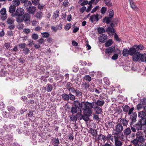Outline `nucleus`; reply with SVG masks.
<instances>
[{
  "label": "nucleus",
  "instance_id": "obj_1",
  "mask_svg": "<svg viewBox=\"0 0 146 146\" xmlns=\"http://www.w3.org/2000/svg\"><path fill=\"white\" fill-rule=\"evenodd\" d=\"M83 110L84 115H83L82 114H79V120L83 119L86 121H88L89 119L88 117L90 116L92 113V110H91L87 108Z\"/></svg>",
  "mask_w": 146,
  "mask_h": 146
},
{
  "label": "nucleus",
  "instance_id": "obj_2",
  "mask_svg": "<svg viewBox=\"0 0 146 146\" xmlns=\"http://www.w3.org/2000/svg\"><path fill=\"white\" fill-rule=\"evenodd\" d=\"M123 129L122 125L120 123L117 124L115 126V129H113L114 134L116 135L118 138H121L123 135V133L121 132Z\"/></svg>",
  "mask_w": 146,
  "mask_h": 146
},
{
  "label": "nucleus",
  "instance_id": "obj_3",
  "mask_svg": "<svg viewBox=\"0 0 146 146\" xmlns=\"http://www.w3.org/2000/svg\"><path fill=\"white\" fill-rule=\"evenodd\" d=\"M73 104L75 107L78 108H81L82 110L85 108L89 107V102H82L80 103L78 101H74L73 102Z\"/></svg>",
  "mask_w": 146,
  "mask_h": 146
},
{
  "label": "nucleus",
  "instance_id": "obj_4",
  "mask_svg": "<svg viewBox=\"0 0 146 146\" xmlns=\"http://www.w3.org/2000/svg\"><path fill=\"white\" fill-rule=\"evenodd\" d=\"M145 124H143L142 123H137L136 124H132L130 125V128L132 132L134 133L136 132V130L139 131L142 129V125H144Z\"/></svg>",
  "mask_w": 146,
  "mask_h": 146
},
{
  "label": "nucleus",
  "instance_id": "obj_5",
  "mask_svg": "<svg viewBox=\"0 0 146 146\" xmlns=\"http://www.w3.org/2000/svg\"><path fill=\"white\" fill-rule=\"evenodd\" d=\"M94 102L92 103L89 102V107H87L89 110H91L92 108L94 109V111L97 114H100L102 111V109L98 106H94Z\"/></svg>",
  "mask_w": 146,
  "mask_h": 146
},
{
  "label": "nucleus",
  "instance_id": "obj_6",
  "mask_svg": "<svg viewBox=\"0 0 146 146\" xmlns=\"http://www.w3.org/2000/svg\"><path fill=\"white\" fill-rule=\"evenodd\" d=\"M136 138L134 139L137 140V142L142 143L145 141V137L142 135L141 133L139 132V131H137L136 133Z\"/></svg>",
  "mask_w": 146,
  "mask_h": 146
},
{
  "label": "nucleus",
  "instance_id": "obj_7",
  "mask_svg": "<svg viewBox=\"0 0 146 146\" xmlns=\"http://www.w3.org/2000/svg\"><path fill=\"white\" fill-rule=\"evenodd\" d=\"M145 116L146 113L145 111H141L139 113L138 116L141 118L140 121V123H142L143 124H146V119L144 118Z\"/></svg>",
  "mask_w": 146,
  "mask_h": 146
},
{
  "label": "nucleus",
  "instance_id": "obj_8",
  "mask_svg": "<svg viewBox=\"0 0 146 146\" xmlns=\"http://www.w3.org/2000/svg\"><path fill=\"white\" fill-rule=\"evenodd\" d=\"M130 118L131 120L129 124H135V123L137 121V115L135 112H133L130 114Z\"/></svg>",
  "mask_w": 146,
  "mask_h": 146
},
{
  "label": "nucleus",
  "instance_id": "obj_9",
  "mask_svg": "<svg viewBox=\"0 0 146 146\" xmlns=\"http://www.w3.org/2000/svg\"><path fill=\"white\" fill-rule=\"evenodd\" d=\"M123 111L126 113H128V116L130 115V114L134 110L133 107L130 108V107L127 105H125L124 106L122 107Z\"/></svg>",
  "mask_w": 146,
  "mask_h": 146
},
{
  "label": "nucleus",
  "instance_id": "obj_10",
  "mask_svg": "<svg viewBox=\"0 0 146 146\" xmlns=\"http://www.w3.org/2000/svg\"><path fill=\"white\" fill-rule=\"evenodd\" d=\"M24 13V9L22 8L19 7L16 10L14 14V16L17 17H21Z\"/></svg>",
  "mask_w": 146,
  "mask_h": 146
},
{
  "label": "nucleus",
  "instance_id": "obj_11",
  "mask_svg": "<svg viewBox=\"0 0 146 146\" xmlns=\"http://www.w3.org/2000/svg\"><path fill=\"white\" fill-rule=\"evenodd\" d=\"M136 46V45H134L133 47H131L129 49V54L130 55L133 56L138 52L135 47Z\"/></svg>",
  "mask_w": 146,
  "mask_h": 146
},
{
  "label": "nucleus",
  "instance_id": "obj_12",
  "mask_svg": "<svg viewBox=\"0 0 146 146\" xmlns=\"http://www.w3.org/2000/svg\"><path fill=\"white\" fill-rule=\"evenodd\" d=\"M99 15L98 14L93 15L90 17V20L92 23H93L95 21H98L99 20L98 18Z\"/></svg>",
  "mask_w": 146,
  "mask_h": 146
},
{
  "label": "nucleus",
  "instance_id": "obj_13",
  "mask_svg": "<svg viewBox=\"0 0 146 146\" xmlns=\"http://www.w3.org/2000/svg\"><path fill=\"white\" fill-rule=\"evenodd\" d=\"M115 46H113L109 47L106 49L105 52L106 54H110L113 52L114 50H115Z\"/></svg>",
  "mask_w": 146,
  "mask_h": 146
},
{
  "label": "nucleus",
  "instance_id": "obj_14",
  "mask_svg": "<svg viewBox=\"0 0 146 146\" xmlns=\"http://www.w3.org/2000/svg\"><path fill=\"white\" fill-rule=\"evenodd\" d=\"M94 106H99L102 107L105 103V102L104 100H98L97 101L94 102Z\"/></svg>",
  "mask_w": 146,
  "mask_h": 146
},
{
  "label": "nucleus",
  "instance_id": "obj_15",
  "mask_svg": "<svg viewBox=\"0 0 146 146\" xmlns=\"http://www.w3.org/2000/svg\"><path fill=\"white\" fill-rule=\"evenodd\" d=\"M108 39V37L105 34L101 35L100 37L99 40L102 42H105Z\"/></svg>",
  "mask_w": 146,
  "mask_h": 146
},
{
  "label": "nucleus",
  "instance_id": "obj_16",
  "mask_svg": "<svg viewBox=\"0 0 146 146\" xmlns=\"http://www.w3.org/2000/svg\"><path fill=\"white\" fill-rule=\"evenodd\" d=\"M141 54L138 52H137L135 54L133 55V60L134 61H137L140 58Z\"/></svg>",
  "mask_w": 146,
  "mask_h": 146
},
{
  "label": "nucleus",
  "instance_id": "obj_17",
  "mask_svg": "<svg viewBox=\"0 0 146 146\" xmlns=\"http://www.w3.org/2000/svg\"><path fill=\"white\" fill-rule=\"evenodd\" d=\"M61 99L64 101H68L69 100V94H67L66 93H64L61 96Z\"/></svg>",
  "mask_w": 146,
  "mask_h": 146
},
{
  "label": "nucleus",
  "instance_id": "obj_18",
  "mask_svg": "<svg viewBox=\"0 0 146 146\" xmlns=\"http://www.w3.org/2000/svg\"><path fill=\"white\" fill-rule=\"evenodd\" d=\"M120 124L123 126H127L128 124V121L125 118H121L120 121Z\"/></svg>",
  "mask_w": 146,
  "mask_h": 146
},
{
  "label": "nucleus",
  "instance_id": "obj_19",
  "mask_svg": "<svg viewBox=\"0 0 146 146\" xmlns=\"http://www.w3.org/2000/svg\"><path fill=\"white\" fill-rule=\"evenodd\" d=\"M23 19L25 23H27V22L29 21L30 19L31 16L28 13H26L23 17Z\"/></svg>",
  "mask_w": 146,
  "mask_h": 146
},
{
  "label": "nucleus",
  "instance_id": "obj_20",
  "mask_svg": "<svg viewBox=\"0 0 146 146\" xmlns=\"http://www.w3.org/2000/svg\"><path fill=\"white\" fill-rule=\"evenodd\" d=\"M115 138V146H121L122 145V142L119 140L115 136H114Z\"/></svg>",
  "mask_w": 146,
  "mask_h": 146
},
{
  "label": "nucleus",
  "instance_id": "obj_21",
  "mask_svg": "<svg viewBox=\"0 0 146 146\" xmlns=\"http://www.w3.org/2000/svg\"><path fill=\"white\" fill-rule=\"evenodd\" d=\"M131 128H127L125 129L123 131V133L125 135L127 136L129 135L131 133Z\"/></svg>",
  "mask_w": 146,
  "mask_h": 146
},
{
  "label": "nucleus",
  "instance_id": "obj_22",
  "mask_svg": "<svg viewBox=\"0 0 146 146\" xmlns=\"http://www.w3.org/2000/svg\"><path fill=\"white\" fill-rule=\"evenodd\" d=\"M28 10L29 13L34 14L36 10V8L35 7H30L28 8Z\"/></svg>",
  "mask_w": 146,
  "mask_h": 146
},
{
  "label": "nucleus",
  "instance_id": "obj_23",
  "mask_svg": "<svg viewBox=\"0 0 146 146\" xmlns=\"http://www.w3.org/2000/svg\"><path fill=\"white\" fill-rule=\"evenodd\" d=\"M14 22V20L12 17H8L6 22L9 25L13 24Z\"/></svg>",
  "mask_w": 146,
  "mask_h": 146
},
{
  "label": "nucleus",
  "instance_id": "obj_24",
  "mask_svg": "<svg viewBox=\"0 0 146 146\" xmlns=\"http://www.w3.org/2000/svg\"><path fill=\"white\" fill-rule=\"evenodd\" d=\"M7 109L10 112L15 113V108L12 106H10L7 107Z\"/></svg>",
  "mask_w": 146,
  "mask_h": 146
},
{
  "label": "nucleus",
  "instance_id": "obj_25",
  "mask_svg": "<svg viewBox=\"0 0 146 146\" xmlns=\"http://www.w3.org/2000/svg\"><path fill=\"white\" fill-rule=\"evenodd\" d=\"M123 55L125 57L127 56L129 54V51L127 48H124L122 51Z\"/></svg>",
  "mask_w": 146,
  "mask_h": 146
},
{
  "label": "nucleus",
  "instance_id": "obj_26",
  "mask_svg": "<svg viewBox=\"0 0 146 146\" xmlns=\"http://www.w3.org/2000/svg\"><path fill=\"white\" fill-rule=\"evenodd\" d=\"M43 13L41 11H39L36 13L35 17L38 19H40L42 17Z\"/></svg>",
  "mask_w": 146,
  "mask_h": 146
},
{
  "label": "nucleus",
  "instance_id": "obj_27",
  "mask_svg": "<svg viewBox=\"0 0 146 146\" xmlns=\"http://www.w3.org/2000/svg\"><path fill=\"white\" fill-rule=\"evenodd\" d=\"M113 43V40L111 39H110L105 43V46L106 47H108L111 46Z\"/></svg>",
  "mask_w": 146,
  "mask_h": 146
},
{
  "label": "nucleus",
  "instance_id": "obj_28",
  "mask_svg": "<svg viewBox=\"0 0 146 146\" xmlns=\"http://www.w3.org/2000/svg\"><path fill=\"white\" fill-rule=\"evenodd\" d=\"M16 7L13 5H11L9 8V11L10 13H13L15 12Z\"/></svg>",
  "mask_w": 146,
  "mask_h": 146
},
{
  "label": "nucleus",
  "instance_id": "obj_29",
  "mask_svg": "<svg viewBox=\"0 0 146 146\" xmlns=\"http://www.w3.org/2000/svg\"><path fill=\"white\" fill-rule=\"evenodd\" d=\"M59 12L58 10H56L54 11L53 15L52 17L53 19H56L58 18L59 16Z\"/></svg>",
  "mask_w": 146,
  "mask_h": 146
},
{
  "label": "nucleus",
  "instance_id": "obj_30",
  "mask_svg": "<svg viewBox=\"0 0 146 146\" xmlns=\"http://www.w3.org/2000/svg\"><path fill=\"white\" fill-rule=\"evenodd\" d=\"M46 87L47 88L46 90L48 92H50L52 90L53 87L51 84H47L46 85Z\"/></svg>",
  "mask_w": 146,
  "mask_h": 146
},
{
  "label": "nucleus",
  "instance_id": "obj_31",
  "mask_svg": "<svg viewBox=\"0 0 146 146\" xmlns=\"http://www.w3.org/2000/svg\"><path fill=\"white\" fill-rule=\"evenodd\" d=\"M98 138L99 140L101 141L102 140L104 142L106 141V136L102 134H100L99 135Z\"/></svg>",
  "mask_w": 146,
  "mask_h": 146
},
{
  "label": "nucleus",
  "instance_id": "obj_32",
  "mask_svg": "<svg viewBox=\"0 0 146 146\" xmlns=\"http://www.w3.org/2000/svg\"><path fill=\"white\" fill-rule=\"evenodd\" d=\"M107 31L108 33H111L113 35L115 32L114 29L113 27H108L107 29Z\"/></svg>",
  "mask_w": 146,
  "mask_h": 146
},
{
  "label": "nucleus",
  "instance_id": "obj_33",
  "mask_svg": "<svg viewBox=\"0 0 146 146\" xmlns=\"http://www.w3.org/2000/svg\"><path fill=\"white\" fill-rule=\"evenodd\" d=\"M84 78L86 80L89 82H90L92 80V78L91 76L88 75H87L85 76L84 77Z\"/></svg>",
  "mask_w": 146,
  "mask_h": 146
},
{
  "label": "nucleus",
  "instance_id": "obj_34",
  "mask_svg": "<svg viewBox=\"0 0 146 146\" xmlns=\"http://www.w3.org/2000/svg\"><path fill=\"white\" fill-rule=\"evenodd\" d=\"M89 131L91 134L93 136H94L97 134L96 130L92 128H90Z\"/></svg>",
  "mask_w": 146,
  "mask_h": 146
},
{
  "label": "nucleus",
  "instance_id": "obj_35",
  "mask_svg": "<svg viewBox=\"0 0 146 146\" xmlns=\"http://www.w3.org/2000/svg\"><path fill=\"white\" fill-rule=\"evenodd\" d=\"M13 5L16 7L18 6L20 3L19 0H13L12 1Z\"/></svg>",
  "mask_w": 146,
  "mask_h": 146
},
{
  "label": "nucleus",
  "instance_id": "obj_36",
  "mask_svg": "<svg viewBox=\"0 0 146 146\" xmlns=\"http://www.w3.org/2000/svg\"><path fill=\"white\" fill-rule=\"evenodd\" d=\"M112 18L109 17H105L103 20L104 22H106L107 24H108L111 20Z\"/></svg>",
  "mask_w": 146,
  "mask_h": 146
},
{
  "label": "nucleus",
  "instance_id": "obj_37",
  "mask_svg": "<svg viewBox=\"0 0 146 146\" xmlns=\"http://www.w3.org/2000/svg\"><path fill=\"white\" fill-rule=\"evenodd\" d=\"M131 142L133 144L134 146H141V144L140 145L136 139H134L131 141Z\"/></svg>",
  "mask_w": 146,
  "mask_h": 146
},
{
  "label": "nucleus",
  "instance_id": "obj_38",
  "mask_svg": "<svg viewBox=\"0 0 146 146\" xmlns=\"http://www.w3.org/2000/svg\"><path fill=\"white\" fill-rule=\"evenodd\" d=\"M140 60L142 62H145L146 63V54H142L140 57Z\"/></svg>",
  "mask_w": 146,
  "mask_h": 146
},
{
  "label": "nucleus",
  "instance_id": "obj_39",
  "mask_svg": "<svg viewBox=\"0 0 146 146\" xmlns=\"http://www.w3.org/2000/svg\"><path fill=\"white\" fill-rule=\"evenodd\" d=\"M77 115H71L70 119L73 121H76L77 120Z\"/></svg>",
  "mask_w": 146,
  "mask_h": 146
},
{
  "label": "nucleus",
  "instance_id": "obj_40",
  "mask_svg": "<svg viewBox=\"0 0 146 146\" xmlns=\"http://www.w3.org/2000/svg\"><path fill=\"white\" fill-rule=\"evenodd\" d=\"M41 35L43 38H48L50 36L49 33L48 32H44L41 33Z\"/></svg>",
  "mask_w": 146,
  "mask_h": 146
},
{
  "label": "nucleus",
  "instance_id": "obj_41",
  "mask_svg": "<svg viewBox=\"0 0 146 146\" xmlns=\"http://www.w3.org/2000/svg\"><path fill=\"white\" fill-rule=\"evenodd\" d=\"M78 108L76 107H72L71 108V112L73 113H78Z\"/></svg>",
  "mask_w": 146,
  "mask_h": 146
},
{
  "label": "nucleus",
  "instance_id": "obj_42",
  "mask_svg": "<svg viewBox=\"0 0 146 146\" xmlns=\"http://www.w3.org/2000/svg\"><path fill=\"white\" fill-rule=\"evenodd\" d=\"M98 32L100 34H101L102 33L105 32V29L103 28L99 27L98 29Z\"/></svg>",
  "mask_w": 146,
  "mask_h": 146
},
{
  "label": "nucleus",
  "instance_id": "obj_43",
  "mask_svg": "<svg viewBox=\"0 0 146 146\" xmlns=\"http://www.w3.org/2000/svg\"><path fill=\"white\" fill-rule=\"evenodd\" d=\"M0 13L1 15L6 14V10L5 8H2L0 10Z\"/></svg>",
  "mask_w": 146,
  "mask_h": 146
},
{
  "label": "nucleus",
  "instance_id": "obj_44",
  "mask_svg": "<svg viewBox=\"0 0 146 146\" xmlns=\"http://www.w3.org/2000/svg\"><path fill=\"white\" fill-rule=\"evenodd\" d=\"M69 100L70 99V100L72 101L74 100L75 99V96L74 95H73L72 94L70 93L69 94Z\"/></svg>",
  "mask_w": 146,
  "mask_h": 146
},
{
  "label": "nucleus",
  "instance_id": "obj_45",
  "mask_svg": "<svg viewBox=\"0 0 146 146\" xmlns=\"http://www.w3.org/2000/svg\"><path fill=\"white\" fill-rule=\"evenodd\" d=\"M105 4L108 7H111L112 6V4L109 0H105Z\"/></svg>",
  "mask_w": 146,
  "mask_h": 146
},
{
  "label": "nucleus",
  "instance_id": "obj_46",
  "mask_svg": "<svg viewBox=\"0 0 146 146\" xmlns=\"http://www.w3.org/2000/svg\"><path fill=\"white\" fill-rule=\"evenodd\" d=\"M4 47H6L7 49L11 48L12 46L10 43H5L4 45Z\"/></svg>",
  "mask_w": 146,
  "mask_h": 146
},
{
  "label": "nucleus",
  "instance_id": "obj_47",
  "mask_svg": "<svg viewBox=\"0 0 146 146\" xmlns=\"http://www.w3.org/2000/svg\"><path fill=\"white\" fill-rule=\"evenodd\" d=\"M76 96L78 97H80L82 96V92L78 90H76Z\"/></svg>",
  "mask_w": 146,
  "mask_h": 146
},
{
  "label": "nucleus",
  "instance_id": "obj_48",
  "mask_svg": "<svg viewBox=\"0 0 146 146\" xmlns=\"http://www.w3.org/2000/svg\"><path fill=\"white\" fill-rule=\"evenodd\" d=\"M131 7L133 9L135 10L136 9V6L134 3L132 2L130 3Z\"/></svg>",
  "mask_w": 146,
  "mask_h": 146
},
{
  "label": "nucleus",
  "instance_id": "obj_49",
  "mask_svg": "<svg viewBox=\"0 0 146 146\" xmlns=\"http://www.w3.org/2000/svg\"><path fill=\"white\" fill-rule=\"evenodd\" d=\"M54 145H59L60 144V142L58 138L54 139Z\"/></svg>",
  "mask_w": 146,
  "mask_h": 146
},
{
  "label": "nucleus",
  "instance_id": "obj_50",
  "mask_svg": "<svg viewBox=\"0 0 146 146\" xmlns=\"http://www.w3.org/2000/svg\"><path fill=\"white\" fill-rule=\"evenodd\" d=\"M71 27V25L70 24H67L64 27L66 31L68 30Z\"/></svg>",
  "mask_w": 146,
  "mask_h": 146
},
{
  "label": "nucleus",
  "instance_id": "obj_51",
  "mask_svg": "<svg viewBox=\"0 0 146 146\" xmlns=\"http://www.w3.org/2000/svg\"><path fill=\"white\" fill-rule=\"evenodd\" d=\"M32 37L33 38V39L34 40H36L38 38V36L35 33L33 34L32 35Z\"/></svg>",
  "mask_w": 146,
  "mask_h": 146
},
{
  "label": "nucleus",
  "instance_id": "obj_52",
  "mask_svg": "<svg viewBox=\"0 0 146 146\" xmlns=\"http://www.w3.org/2000/svg\"><path fill=\"white\" fill-rule=\"evenodd\" d=\"M23 52L25 54H27L30 51L29 49L28 48H24L23 50Z\"/></svg>",
  "mask_w": 146,
  "mask_h": 146
},
{
  "label": "nucleus",
  "instance_id": "obj_53",
  "mask_svg": "<svg viewBox=\"0 0 146 146\" xmlns=\"http://www.w3.org/2000/svg\"><path fill=\"white\" fill-rule=\"evenodd\" d=\"M16 21L18 23H21L24 21L23 17L22 18H20L19 17H18L16 18Z\"/></svg>",
  "mask_w": 146,
  "mask_h": 146
},
{
  "label": "nucleus",
  "instance_id": "obj_54",
  "mask_svg": "<svg viewBox=\"0 0 146 146\" xmlns=\"http://www.w3.org/2000/svg\"><path fill=\"white\" fill-rule=\"evenodd\" d=\"M140 103L143 106L146 104V99L144 98L142 99L140 102Z\"/></svg>",
  "mask_w": 146,
  "mask_h": 146
},
{
  "label": "nucleus",
  "instance_id": "obj_55",
  "mask_svg": "<svg viewBox=\"0 0 146 146\" xmlns=\"http://www.w3.org/2000/svg\"><path fill=\"white\" fill-rule=\"evenodd\" d=\"M1 15V19L3 21H5L7 17V14H4V15Z\"/></svg>",
  "mask_w": 146,
  "mask_h": 146
},
{
  "label": "nucleus",
  "instance_id": "obj_56",
  "mask_svg": "<svg viewBox=\"0 0 146 146\" xmlns=\"http://www.w3.org/2000/svg\"><path fill=\"white\" fill-rule=\"evenodd\" d=\"M114 39L119 42H121V40L119 38L116 33H115L114 35Z\"/></svg>",
  "mask_w": 146,
  "mask_h": 146
},
{
  "label": "nucleus",
  "instance_id": "obj_57",
  "mask_svg": "<svg viewBox=\"0 0 146 146\" xmlns=\"http://www.w3.org/2000/svg\"><path fill=\"white\" fill-rule=\"evenodd\" d=\"M114 12L113 10H111L109 12V17L110 18H112L114 15Z\"/></svg>",
  "mask_w": 146,
  "mask_h": 146
},
{
  "label": "nucleus",
  "instance_id": "obj_58",
  "mask_svg": "<svg viewBox=\"0 0 146 146\" xmlns=\"http://www.w3.org/2000/svg\"><path fill=\"white\" fill-rule=\"evenodd\" d=\"M106 8L103 7L102 8L101 10V12L102 14H104L106 13Z\"/></svg>",
  "mask_w": 146,
  "mask_h": 146
},
{
  "label": "nucleus",
  "instance_id": "obj_59",
  "mask_svg": "<svg viewBox=\"0 0 146 146\" xmlns=\"http://www.w3.org/2000/svg\"><path fill=\"white\" fill-rule=\"evenodd\" d=\"M24 25L23 24H19L17 26V28L19 29H21L24 28Z\"/></svg>",
  "mask_w": 146,
  "mask_h": 146
},
{
  "label": "nucleus",
  "instance_id": "obj_60",
  "mask_svg": "<svg viewBox=\"0 0 146 146\" xmlns=\"http://www.w3.org/2000/svg\"><path fill=\"white\" fill-rule=\"evenodd\" d=\"M135 47L137 50H138V49L143 50L144 48V46L141 44H139L138 46L136 45V46Z\"/></svg>",
  "mask_w": 146,
  "mask_h": 146
},
{
  "label": "nucleus",
  "instance_id": "obj_61",
  "mask_svg": "<svg viewBox=\"0 0 146 146\" xmlns=\"http://www.w3.org/2000/svg\"><path fill=\"white\" fill-rule=\"evenodd\" d=\"M26 45V44L25 43L19 44H18L19 47L20 48H25V47Z\"/></svg>",
  "mask_w": 146,
  "mask_h": 146
},
{
  "label": "nucleus",
  "instance_id": "obj_62",
  "mask_svg": "<svg viewBox=\"0 0 146 146\" xmlns=\"http://www.w3.org/2000/svg\"><path fill=\"white\" fill-rule=\"evenodd\" d=\"M51 27L52 31L54 32H56L58 29V28L55 27L54 26H52Z\"/></svg>",
  "mask_w": 146,
  "mask_h": 146
},
{
  "label": "nucleus",
  "instance_id": "obj_63",
  "mask_svg": "<svg viewBox=\"0 0 146 146\" xmlns=\"http://www.w3.org/2000/svg\"><path fill=\"white\" fill-rule=\"evenodd\" d=\"M143 106L140 103H139L137 106V109L139 110L142 108Z\"/></svg>",
  "mask_w": 146,
  "mask_h": 146
},
{
  "label": "nucleus",
  "instance_id": "obj_64",
  "mask_svg": "<svg viewBox=\"0 0 146 146\" xmlns=\"http://www.w3.org/2000/svg\"><path fill=\"white\" fill-rule=\"evenodd\" d=\"M118 55L117 54H115L112 57V59L113 60H116L117 59Z\"/></svg>",
  "mask_w": 146,
  "mask_h": 146
}]
</instances>
